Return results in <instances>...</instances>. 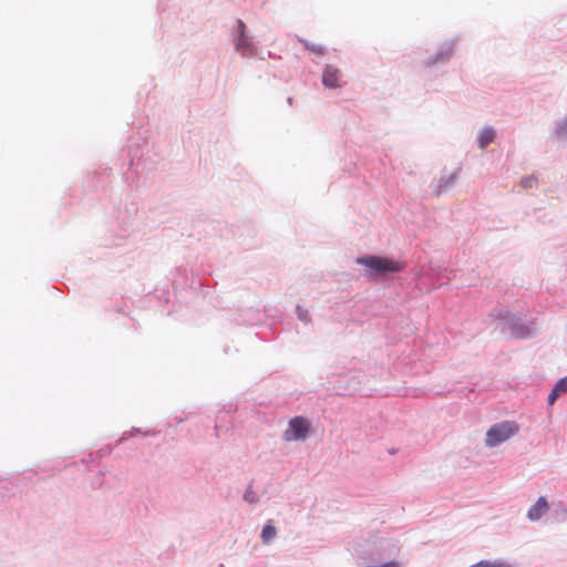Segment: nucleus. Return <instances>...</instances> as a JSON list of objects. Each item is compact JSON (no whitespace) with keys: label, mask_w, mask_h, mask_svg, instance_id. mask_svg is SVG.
Masks as SVG:
<instances>
[{"label":"nucleus","mask_w":567,"mask_h":567,"mask_svg":"<svg viewBox=\"0 0 567 567\" xmlns=\"http://www.w3.org/2000/svg\"><path fill=\"white\" fill-rule=\"evenodd\" d=\"M519 431V425L514 421H505L493 425L486 433L485 444L488 447L497 446Z\"/></svg>","instance_id":"nucleus-1"},{"label":"nucleus","mask_w":567,"mask_h":567,"mask_svg":"<svg viewBox=\"0 0 567 567\" xmlns=\"http://www.w3.org/2000/svg\"><path fill=\"white\" fill-rule=\"evenodd\" d=\"M358 262L361 265L367 266L375 274H383V272H396L403 269V265L400 261H396L391 258H384V257H377V256H370V257H363L359 258Z\"/></svg>","instance_id":"nucleus-2"},{"label":"nucleus","mask_w":567,"mask_h":567,"mask_svg":"<svg viewBox=\"0 0 567 567\" xmlns=\"http://www.w3.org/2000/svg\"><path fill=\"white\" fill-rule=\"evenodd\" d=\"M310 430L308 420L301 416H296L289 422V427L285 431L284 437L286 441H300L305 440Z\"/></svg>","instance_id":"nucleus-3"},{"label":"nucleus","mask_w":567,"mask_h":567,"mask_svg":"<svg viewBox=\"0 0 567 567\" xmlns=\"http://www.w3.org/2000/svg\"><path fill=\"white\" fill-rule=\"evenodd\" d=\"M342 73L339 69L333 65H327L322 74V83L326 87H340L341 86Z\"/></svg>","instance_id":"nucleus-4"},{"label":"nucleus","mask_w":567,"mask_h":567,"mask_svg":"<svg viewBox=\"0 0 567 567\" xmlns=\"http://www.w3.org/2000/svg\"><path fill=\"white\" fill-rule=\"evenodd\" d=\"M245 23L243 21H238V30H239V38L236 44V49L238 52H240L243 55H251L252 49L249 42V39L245 35Z\"/></svg>","instance_id":"nucleus-5"},{"label":"nucleus","mask_w":567,"mask_h":567,"mask_svg":"<svg viewBox=\"0 0 567 567\" xmlns=\"http://www.w3.org/2000/svg\"><path fill=\"white\" fill-rule=\"evenodd\" d=\"M549 506L544 496H540L537 502L528 509L527 517L530 520H538L548 511Z\"/></svg>","instance_id":"nucleus-6"},{"label":"nucleus","mask_w":567,"mask_h":567,"mask_svg":"<svg viewBox=\"0 0 567 567\" xmlns=\"http://www.w3.org/2000/svg\"><path fill=\"white\" fill-rule=\"evenodd\" d=\"M495 137V131L493 128H485L481 132L478 136V146L480 148H486Z\"/></svg>","instance_id":"nucleus-7"},{"label":"nucleus","mask_w":567,"mask_h":567,"mask_svg":"<svg viewBox=\"0 0 567 567\" xmlns=\"http://www.w3.org/2000/svg\"><path fill=\"white\" fill-rule=\"evenodd\" d=\"M511 334L514 338H526L532 334V330L526 324H512Z\"/></svg>","instance_id":"nucleus-8"},{"label":"nucleus","mask_w":567,"mask_h":567,"mask_svg":"<svg viewBox=\"0 0 567 567\" xmlns=\"http://www.w3.org/2000/svg\"><path fill=\"white\" fill-rule=\"evenodd\" d=\"M276 534H277V530H276L275 526H272L271 524H267L262 528L261 539L265 544H269L272 540V538L276 536Z\"/></svg>","instance_id":"nucleus-9"},{"label":"nucleus","mask_w":567,"mask_h":567,"mask_svg":"<svg viewBox=\"0 0 567 567\" xmlns=\"http://www.w3.org/2000/svg\"><path fill=\"white\" fill-rule=\"evenodd\" d=\"M470 567H512L511 565H507L502 561H488V560H481L477 564H474Z\"/></svg>","instance_id":"nucleus-10"},{"label":"nucleus","mask_w":567,"mask_h":567,"mask_svg":"<svg viewBox=\"0 0 567 567\" xmlns=\"http://www.w3.org/2000/svg\"><path fill=\"white\" fill-rule=\"evenodd\" d=\"M303 44L306 45V48L316 53V54H323L324 53V49L322 48V45L320 44H317V43H311V42H308V41H303Z\"/></svg>","instance_id":"nucleus-11"},{"label":"nucleus","mask_w":567,"mask_h":567,"mask_svg":"<svg viewBox=\"0 0 567 567\" xmlns=\"http://www.w3.org/2000/svg\"><path fill=\"white\" fill-rule=\"evenodd\" d=\"M537 185V179L534 176H527L522 179V186L524 188H533Z\"/></svg>","instance_id":"nucleus-12"},{"label":"nucleus","mask_w":567,"mask_h":567,"mask_svg":"<svg viewBox=\"0 0 567 567\" xmlns=\"http://www.w3.org/2000/svg\"><path fill=\"white\" fill-rule=\"evenodd\" d=\"M244 498H245V501H247L249 503H256L258 501V497H257L256 493L252 491L251 486H249L246 489Z\"/></svg>","instance_id":"nucleus-13"},{"label":"nucleus","mask_w":567,"mask_h":567,"mask_svg":"<svg viewBox=\"0 0 567 567\" xmlns=\"http://www.w3.org/2000/svg\"><path fill=\"white\" fill-rule=\"evenodd\" d=\"M557 135L560 138H567V120H564L561 123H559Z\"/></svg>","instance_id":"nucleus-14"},{"label":"nucleus","mask_w":567,"mask_h":567,"mask_svg":"<svg viewBox=\"0 0 567 567\" xmlns=\"http://www.w3.org/2000/svg\"><path fill=\"white\" fill-rule=\"evenodd\" d=\"M560 393H565V392L563 390H557V384H556L555 388L551 390V392L548 395V403L553 404Z\"/></svg>","instance_id":"nucleus-15"},{"label":"nucleus","mask_w":567,"mask_h":567,"mask_svg":"<svg viewBox=\"0 0 567 567\" xmlns=\"http://www.w3.org/2000/svg\"><path fill=\"white\" fill-rule=\"evenodd\" d=\"M297 311H298V317H299L300 320H302L305 322H309L310 321V317H309V313H308L307 310H303L301 307H298Z\"/></svg>","instance_id":"nucleus-16"},{"label":"nucleus","mask_w":567,"mask_h":567,"mask_svg":"<svg viewBox=\"0 0 567 567\" xmlns=\"http://www.w3.org/2000/svg\"><path fill=\"white\" fill-rule=\"evenodd\" d=\"M557 390H563L565 393L567 392V377L557 382Z\"/></svg>","instance_id":"nucleus-17"}]
</instances>
